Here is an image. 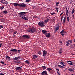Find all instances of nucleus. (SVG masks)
<instances>
[{
    "instance_id": "obj_1",
    "label": "nucleus",
    "mask_w": 75,
    "mask_h": 75,
    "mask_svg": "<svg viewBox=\"0 0 75 75\" xmlns=\"http://www.w3.org/2000/svg\"><path fill=\"white\" fill-rule=\"evenodd\" d=\"M26 14V12H20L18 13V14H19L18 17H21L24 20H28V17H26L25 16H23L24 15V14Z\"/></svg>"
},
{
    "instance_id": "obj_2",
    "label": "nucleus",
    "mask_w": 75,
    "mask_h": 75,
    "mask_svg": "<svg viewBox=\"0 0 75 75\" xmlns=\"http://www.w3.org/2000/svg\"><path fill=\"white\" fill-rule=\"evenodd\" d=\"M27 31L31 33H36V30L35 28L33 27L30 28L27 30Z\"/></svg>"
},
{
    "instance_id": "obj_3",
    "label": "nucleus",
    "mask_w": 75,
    "mask_h": 75,
    "mask_svg": "<svg viewBox=\"0 0 75 75\" xmlns=\"http://www.w3.org/2000/svg\"><path fill=\"white\" fill-rule=\"evenodd\" d=\"M38 24L39 26H40V27H45V24H44V22L43 21L39 22L38 23Z\"/></svg>"
},
{
    "instance_id": "obj_4",
    "label": "nucleus",
    "mask_w": 75,
    "mask_h": 75,
    "mask_svg": "<svg viewBox=\"0 0 75 75\" xmlns=\"http://www.w3.org/2000/svg\"><path fill=\"white\" fill-rule=\"evenodd\" d=\"M27 6V5H26L24 3H22L21 4H20L19 7H23V8H25Z\"/></svg>"
},
{
    "instance_id": "obj_5",
    "label": "nucleus",
    "mask_w": 75,
    "mask_h": 75,
    "mask_svg": "<svg viewBox=\"0 0 75 75\" xmlns=\"http://www.w3.org/2000/svg\"><path fill=\"white\" fill-rule=\"evenodd\" d=\"M22 37H24V38H26L28 40H29L30 38V35H24Z\"/></svg>"
},
{
    "instance_id": "obj_6",
    "label": "nucleus",
    "mask_w": 75,
    "mask_h": 75,
    "mask_svg": "<svg viewBox=\"0 0 75 75\" xmlns=\"http://www.w3.org/2000/svg\"><path fill=\"white\" fill-rule=\"evenodd\" d=\"M11 51H12L13 52H20V51H21V50H17L14 49H11Z\"/></svg>"
},
{
    "instance_id": "obj_7",
    "label": "nucleus",
    "mask_w": 75,
    "mask_h": 75,
    "mask_svg": "<svg viewBox=\"0 0 75 75\" xmlns=\"http://www.w3.org/2000/svg\"><path fill=\"white\" fill-rule=\"evenodd\" d=\"M41 74L42 75H48L47 71H43L41 73Z\"/></svg>"
},
{
    "instance_id": "obj_8",
    "label": "nucleus",
    "mask_w": 75,
    "mask_h": 75,
    "mask_svg": "<svg viewBox=\"0 0 75 75\" xmlns=\"http://www.w3.org/2000/svg\"><path fill=\"white\" fill-rule=\"evenodd\" d=\"M46 70L47 71H49V72L51 74H52V72L53 71L52 69L49 68H47Z\"/></svg>"
},
{
    "instance_id": "obj_9",
    "label": "nucleus",
    "mask_w": 75,
    "mask_h": 75,
    "mask_svg": "<svg viewBox=\"0 0 75 75\" xmlns=\"http://www.w3.org/2000/svg\"><path fill=\"white\" fill-rule=\"evenodd\" d=\"M45 37H47V38H49L51 37V35H50V33H46L45 34Z\"/></svg>"
},
{
    "instance_id": "obj_10",
    "label": "nucleus",
    "mask_w": 75,
    "mask_h": 75,
    "mask_svg": "<svg viewBox=\"0 0 75 75\" xmlns=\"http://www.w3.org/2000/svg\"><path fill=\"white\" fill-rule=\"evenodd\" d=\"M43 55L44 57L46 56V55H47V51L44 50V51H43Z\"/></svg>"
},
{
    "instance_id": "obj_11",
    "label": "nucleus",
    "mask_w": 75,
    "mask_h": 75,
    "mask_svg": "<svg viewBox=\"0 0 75 75\" xmlns=\"http://www.w3.org/2000/svg\"><path fill=\"white\" fill-rule=\"evenodd\" d=\"M13 5L14 6H18L20 7V4H18L17 3H15L13 4Z\"/></svg>"
},
{
    "instance_id": "obj_12",
    "label": "nucleus",
    "mask_w": 75,
    "mask_h": 75,
    "mask_svg": "<svg viewBox=\"0 0 75 75\" xmlns=\"http://www.w3.org/2000/svg\"><path fill=\"white\" fill-rule=\"evenodd\" d=\"M42 31L43 34H46V33H47V31L45 30H42Z\"/></svg>"
},
{
    "instance_id": "obj_13",
    "label": "nucleus",
    "mask_w": 75,
    "mask_h": 75,
    "mask_svg": "<svg viewBox=\"0 0 75 75\" xmlns=\"http://www.w3.org/2000/svg\"><path fill=\"white\" fill-rule=\"evenodd\" d=\"M22 68V67H17L16 68V71H18V70H20V69H21Z\"/></svg>"
},
{
    "instance_id": "obj_14",
    "label": "nucleus",
    "mask_w": 75,
    "mask_h": 75,
    "mask_svg": "<svg viewBox=\"0 0 75 75\" xmlns=\"http://www.w3.org/2000/svg\"><path fill=\"white\" fill-rule=\"evenodd\" d=\"M49 21H50V19H47V20L44 21V22H45V23H46V24H47V23H48V22Z\"/></svg>"
},
{
    "instance_id": "obj_15",
    "label": "nucleus",
    "mask_w": 75,
    "mask_h": 75,
    "mask_svg": "<svg viewBox=\"0 0 75 75\" xmlns=\"http://www.w3.org/2000/svg\"><path fill=\"white\" fill-rule=\"evenodd\" d=\"M66 21V17H65L64 18V19L63 20V23L64 24L65 23V21Z\"/></svg>"
},
{
    "instance_id": "obj_16",
    "label": "nucleus",
    "mask_w": 75,
    "mask_h": 75,
    "mask_svg": "<svg viewBox=\"0 0 75 75\" xmlns=\"http://www.w3.org/2000/svg\"><path fill=\"white\" fill-rule=\"evenodd\" d=\"M62 48H61L59 50V54H61V53H62Z\"/></svg>"
},
{
    "instance_id": "obj_17",
    "label": "nucleus",
    "mask_w": 75,
    "mask_h": 75,
    "mask_svg": "<svg viewBox=\"0 0 75 75\" xmlns=\"http://www.w3.org/2000/svg\"><path fill=\"white\" fill-rule=\"evenodd\" d=\"M33 59H36V58H37V56L35 54H34L33 56Z\"/></svg>"
},
{
    "instance_id": "obj_18",
    "label": "nucleus",
    "mask_w": 75,
    "mask_h": 75,
    "mask_svg": "<svg viewBox=\"0 0 75 75\" xmlns=\"http://www.w3.org/2000/svg\"><path fill=\"white\" fill-rule=\"evenodd\" d=\"M66 15L67 16H68V9H67V8H66Z\"/></svg>"
},
{
    "instance_id": "obj_19",
    "label": "nucleus",
    "mask_w": 75,
    "mask_h": 75,
    "mask_svg": "<svg viewBox=\"0 0 75 75\" xmlns=\"http://www.w3.org/2000/svg\"><path fill=\"white\" fill-rule=\"evenodd\" d=\"M60 34H61L62 33H65H65H67V32H64V30H62V31L61 32H60Z\"/></svg>"
},
{
    "instance_id": "obj_20",
    "label": "nucleus",
    "mask_w": 75,
    "mask_h": 75,
    "mask_svg": "<svg viewBox=\"0 0 75 75\" xmlns=\"http://www.w3.org/2000/svg\"><path fill=\"white\" fill-rule=\"evenodd\" d=\"M6 59H9V60H10V59H11L10 57H9L8 56H7L6 57Z\"/></svg>"
},
{
    "instance_id": "obj_21",
    "label": "nucleus",
    "mask_w": 75,
    "mask_h": 75,
    "mask_svg": "<svg viewBox=\"0 0 75 75\" xmlns=\"http://www.w3.org/2000/svg\"><path fill=\"white\" fill-rule=\"evenodd\" d=\"M59 28V27L57 26L55 27V30H56V31H58Z\"/></svg>"
},
{
    "instance_id": "obj_22",
    "label": "nucleus",
    "mask_w": 75,
    "mask_h": 75,
    "mask_svg": "<svg viewBox=\"0 0 75 75\" xmlns=\"http://www.w3.org/2000/svg\"><path fill=\"white\" fill-rule=\"evenodd\" d=\"M3 13H4V14H7V13H8V12L6 10H5L3 11Z\"/></svg>"
},
{
    "instance_id": "obj_23",
    "label": "nucleus",
    "mask_w": 75,
    "mask_h": 75,
    "mask_svg": "<svg viewBox=\"0 0 75 75\" xmlns=\"http://www.w3.org/2000/svg\"><path fill=\"white\" fill-rule=\"evenodd\" d=\"M69 71H70L71 72H72L74 71V70L72 69L69 68L68 69Z\"/></svg>"
},
{
    "instance_id": "obj_24",
    "label": "nucleus",
    "mask_w": 75,
    "mask_h": 75,
    "mask_svg": "<svg viewBox=\"0 0 75 75\" xmlns=\"http://www.w3.org/2000/svg\"><path fill=\"white\" fill-rule=\"evenodd\" d=\"M4 8V6H2L1 7H0V8L1 10H3V8Z\"/></svg>"
},
{
    "instance_id": "obj_25",
    "label": "nucleus",
    "mask_w": 75,
    "mask_h": 75,
    "mask_svg": "<svg viewBox=\"0 0 75 75\" xmlns=\"http://www.w3.org/2000/svg\"><path fill=\"white\" fill-rule=\"evenodd\" d=\"M25 62H26L28 64H30V62H29V61L28 60H26L25 61Z\"/></svg>"
},
{
    "instance_id": "obj_26",
    "label": "nucleus",
    "mask_w": 75,
    "mask_h": 75,
    "mask_svg": "<svg viewBox=\"0 0 75 75\" xmlns=\"http://www.w3.org/2000/svg\"><path fill=\"white\" fill-rule=\"evenodd\" d=\"M69 16L67 17V20L68 22H69Z\"/></svg>"
},
{
    "instance_id": "obj_27",
    "label": "nucleus",
    "mask_w": 75,
    "mask_h": 75,
    "mask_svg": "<svg viewBox=\"0 0 75 75\" xmlns=\"http://www.w3.org/2000/svg\"><path fill=\"white\" fill-rule=\"evenodd\" d=\"M13 59L15 61H16V60H18V58H17L16 57H15V58H14Z\"/></svg>"
},
{
    "instance_id": "obj_28",
    "label": "nucleus",
    "mask_w": 75,
    "mask_h": 75,
    "mask_svg": "<svg viewBox=\"0 0 75 75\" xmlns=\"http://www.w3.org/2000/svg\"><path fill=\"white\" fill-rule=\"evenodd\" d=\"M42 67L43 69H45L47 68V67L45 66H42Z\"/></svg>"
},
{
    "instance_id": "obj_29",
    "label": "nucleus",
    "mask_w": 75,
    "mask_h": 75,
    "mask_svg": "<svg viewBox=\"0 0 75 75\" xmlns=\"http://www.w3.org/2000/svg\"><path fill=\"white\" fill-rule=\"evenodd\" d=\"M30 1H31V0H26L25 1L26 3H29Z\"/></svg>"
},
{
    "instance_id": "obj_30",
    "label": "nucleus",
    "mask_w": 75,
    "mask_h": 75,
    "mask_svg": "<svg viewBox=\"0 0 75 75\" xmlns=\"http://www.w3.org/2000/svg\"><path fill=\"white\" fill-rule=\"evenodd\" d=\"M8 4V2L7 1H4V2H3V4Z\"/></svg>"
},
{
    "instance_id": "obj_31",
    "label": "nucleus",
    "mask_w": 75,
    "mask_h": 75,
    "mask_svg": "<svg viewBox=\"0 0 75 75\" xmlns=\"http://www.w3.org/2000/svg\"><path fill=\"white\" fill-rule=\"evenodd\" d=\"M68 64H69V65H73L74 63H73V62H71L70 63H69Z\"/></svg>"
},
{
    "instance_id": "obj_32",
    "label": "nucleus",
    "mask_w": 75,
    "mask_h": 75,
    "mask_svg": "<svg viewBox=\"0 0 75 75\" xmlns=\"http://www.w3.org/2000/svg\"><path fill=\"white\" fill-rule=\"evenodd\" d=\"M58 4H59V3L58 2L56 3V6H58Z\"/></svg>"
},
{
    "instance_id": "obj_33",
    "label": "nucleus",
    "mask_w": 75,
    "mask_h": 75,
    "mask_svg": "<svg viewBox=\"0 0 75 75\" xmlns=\"http://www.w3.org/2000/svg\"><path fill=\"white\" fill-rule=\"evenodd\" d=\"M68 41L69 42H70V43H72V40H68Z\"/></svg>"
},
{
    "instance_id": "obj_34",
    "label": "nucleus",
    "mask_w": 75,
    "mask_h": 75,
    "mask_svg": "<svg viewBox=\"0 0 75 75\" xmlns=\"http://www.w3.org/2000/svg\"><path fill=\"white\" fill-rule=\"evenodd\" d=\"M1 3L3 4L4 2L5 1V0H1Z\"/></svg>"
},
{
    "instance_id": "obj_35",
    "label": "nucleus",
    "mask_w": 75,
    "mask_h": 75,
    "mask_svg": "<svg viewBox=\"0 0 75 75\" xmlns=\"http://www.w3.org/2000/svg\"><path fill=\"white\" fill-rule=\"evenodd\" d=\"M4 26L2 25H0V28H3Z\"/></svg>"
},
{
    "instance_id": "obj_36",
    "label": "nucleus",
    "mask_w": 75,
    "mask_h": 75,
    "mask_svg": "<svg viewBox=\"0 0 75 75\" xmlns=\"http://www.w3.org/2000/svg\"><path fill=\"white\" fill-rule=\"evenodd\" d=\"M58 67H60V68H63V66H62L61 65H58Z\"/></svg>"
},
{
    "instance_id": "obj_37",
    "label": "nucleus",
    "mask_w": 75,
    "mask_h": 75,
    "mask_svg": "<svg viewBox=\"0 0 75 75\" xmlns=\"http://www.w3.org/2000/svg\"><path fill=\"white\" fill-rule=\"evenodd\" d=\"M64 64V62H62L60 64H61V65H63Z\"/></svg>"
},
{
    "instance_id": "obj_38",
    "label": "nucleus",
    "mask_w": 75,
    "mask_h": 75,
    "mask_svg": "<svg viewBox=\"0 0 75 75\" xmlns=\"http://www.w3.org/2000/svg\"><path fill=\"white\" fill-rule=\"evenodd\" d=\"M17 33V31H15L14 32V33H13V34H16V33Z\"/></svg>"
},
{
    "instance_id": "obj_39",
    "label": "nucleus",
    "mask_w": 75,
    "mask_h": 75,
    "mask_svg": "<svg viewBox=\"0 0 75 75\" xmlns=\"http://www.w3.org/2000/svg\"><path fill=\"white\" fill-rule=\"evenodd\" d=\"M66 45V46H68V45H69V43H67Z\"/></svg>"
},
{
    "instance_id": "obj_40",
    "label": "nucleus",
    "mask_w": 75,
    "mask_h": 75,
    "mask_svg": "<svg viewBox=\"0 0 75 75\" xmlns=\"http://www.w3.org/2000/svg\"><path fill=\"white\" fill-rule=\"evenodd\" d=\"M55 14V13L53 12V13H51V15H54Z\"/></svg>"
},
{
    "instance_id": "obj_41",
    "label": "nucleus",
    "mask_w": 75,
    "mask_h": 75,
    "mask_svg": "<svg viewBox=\"0 0 75 75\" xmlns=\"http://www.w3.org/2000/svg\"><path fill=\"white\" fill-rule=\"evenodd\" d=\"M61 35H62V36H64V35H65V34L64 33H61Z\"/></svg>"
},
{
    "instance_id": "obj_42",
    "label": "nucleus",
    "mask_w": 75,
    "mask_h": 75,
    "mask_svg": "<svg viewBox=\"0 0 75 75\" xmlns=\"http://www.w3.org/2000/svg\"><path fill=\"white\" fill-rule=\"evenodd\" d=\"M74 11H72L71 13L72 14H74Z\"/></svg>"
},
{
    "instance_id": "obj_43",
    "label": "nucleus",
    "mask_w": 75,
    "mask_h": 75,
    "mask_svg": "<svg viewBox=\"0 0 75 75\" xmlns=\"http://www.w3.org/2000/svg\"><path fill=\"white\" fill-rule=\"evenodd\" d=\"M63 13H63V12L62 13H61L60 14V16H62V14H63Z\"/></svg>"
},
{
    "instance_id": "obj_44",
    "label": "nucleus",
    "mask_w": 75,
    "mask_h": 75,
    "mask_svg": "<svg viewBox=\"0 0 75 75\" xmlns=\"http://www.w3.org/2000/svg\"><path fill=\"white\" fill-rule=\"evenodd\" d=\"M72 62V61H71L70 60L67 61V62Z\"/></svg>"
},
{
    "instance_id": "obj_45",
    "label": "nucleus",
    "mask_w": 75,
    "mask_h": 75,
    "mask_svg": "<svg viewBox=\"0 0 75 75\" xmlns=\"http://www.w3.org/2000/svg\"><path fill=\"white\" fill-rule=\"evenodd\" d=\"M1 63L3 64H4V62L1 61Z\"/></svg>"
},
{
    "instance_id": "obj_46",
    "label": "nucleus",
    "mask_w": 75,
    "mask_h": 75,
    "mask_svg": "<svg viewBox=\"0 0 75 75\" xmlns=\"http://www.w3.org/2000/svg\"><path fill=\"white\" fill-rule=\"evenodd\" d=\"M57 74L58 75H60V73H59V72H58V71H57Z\"/></svg>"
},
{
    "instance_id": "obj_47",
    "label": "nucleus",
    "mask_w": 75,
    "mask_h": 75,
    "mask_svg": "<svg viewBox=\"0 0 75 75\" xmlns=\"http://www.w3.org/2000/svg\"><path fill=\"white\" fill-rule=\"evenodd\" d=\"M56 71H59V70L58 69H56Z\"/></svg>"
},
{
    "instance_id": "obj_48",
    "label": "nucleus",
    "mask_w": 75,
    "mask_h": 75,
    "mask_svg": "<svg viewBox=\"0 0 75 75\" xmlns=\"http://www.w3.org/2000/svg\"><path fill=\"white\" fill-rule=\"evenodd\" d=\"M17 57V58H18V59H20V57L19 56H18V57Z\"/></svg>"
},
{
    "instance_id": "obj_49",
    "label": "nucleus",
    "mask_w": 75,
    "mask_h": 75,
    "mask_svg": "<svg viewBox=\"0 0 75 75\" xmlns=\"http://www.w3.org/2000/svg\"><path fill=\"white\" fill-rule=\"evenodd\" d=\"M55 8H56V10H58V8L56 7Z\"/></svg>"
},
{
    "instance_id": "obj_50",
    "label": "nucleus",
    "mask_w": 75,
    "mask_h": 75,
    "mask_svg": "<svg viewBox=\"0 0 75 75\" xmlns=\"http://www.w3.org/2000/svg\"><path fill=\"white\" fill-rule=\"evenodd\" d=\"M13 62H15V63H17V61H13Z\"/></svg>"
},
{
    "instance_id": "obj_51",
    "label": "nucleus",
    "mask_w": 75,
    "mask_h": 75,
    "mask_svg": "<svg viewBox=\"0 0 75 75\" xmlns=\"http://www.w3.org/2000/svg\"><path fill=\"white\" fill-rule=\"evenodd\" d=\"M63 66H66V64L64 63Z\"/></svg>"
},
{
    "instance_id": "obj_52",
    "label": "nucleus",
    "mask_w": 75,
    "mask_h": 75,
    "mask_svg": "<svg viewBox=\"0 0 75 75\" xmlns=\"http://www.w3.org/2000/svg\"><path fill=\"white\" fill-rule=\"evenodd\" d=\"M1 45L2 44L1 43H0V47H1Z\"/></svg>"
},
{
    "instance_id": "obj_53",
    "label": "nucleus",
    "mask_w": 75,
    "mask_h": 75,
    "mask_svg": "<svg viewBox=\"0 0 75 75\" xmlns=\"http://www.w3.org/2000/svg\"><path fill=\"white\" fill-rule=\"evenodd\" d=\"M62 18H61V21H62Z\"/></svg>"
},
{
    "instance_id": "obj_54",
    "label": "nucleus",
    "mask_w": 75,
    "mask_h": 75,
    "mask_svg": "<svg viewBox=\"0 0 75 75\" xmlns=\"http://www.w3.org/2000/svg\"><path fill=\"white\" fill-rule=\"evenodd\" d=\"M69 42L68 41V42H67V43H68V44H69Z\"/></svg>"
},
{
    "instance_id": "obj_55",
    "label": "nucleus",
    "mask_w": 75,
    "mask_h": 75,
    "mask_svg": "<svg viewBox=\"0 0 75 75\" xmlns=\"http://www.w3.org/2000/svg\"><path fill=\"white\" fill-rule=\"evenodd\" d=\"M59 42H61V43H62V41H61V40L59 41Z\"/></svg>"
},
{
    "instance_id": "obj_56",
    "label": "nucleus",
    "mask_w": 75,
    "mask_h": 75,
    "mask_svg": "<svg viewBox=\"0 0 75 75\" xmlns=\"http://www.w3.org/2000/svg\"><path fill=\"white\" fill-rule=\"evenodd\" d=\"M73 11H75V8H74L73 10Z\"/></svg>"
},
{
    "instance_id": "obj_57",
    "label": "nucleus",
    "mask_w": 75,
    "mask_h": 75,
    "mask_svg": "<svg viewBox=\"0 0 75 75\" xmlns=\"http://www.w3.org/2000/svg\"><path fill=\"white\" fill-rule=\"evenodd\" d=\"M16 36V35H14L13 36V37H15Z\"/></svg>"
},
{
    "instance_id": "obj_58",
    "label": "nucleus",
    "mask_w": 75,
    "mask_h": 75,
    "mask_svg": "<svg viewBox=\"0 0 75 75\" xmlns=\"http://www.w3.org/2000/svg\"><path fill=\"white\" fill-rule=\"evenodd\" d=\"M37 18H40L38 17V16H37Z\"/></svg>"
},
{
    "instance_id": "obj_59",
    "label": "nucleus",
    "mask_w": 75,
    "mask_h": 75,
    "mask_svg": "<svg viewBox=\"0 0 75 75\" xmlns=\"http://www.w3.org/2000/svg\"><path fill=\"white\" fill-rule=\"evenodd\" d=\"M18 64H21V62H18Z\"/></svg>"
},
{
    "instance_id": "obj_60",
    "label": "nucleus",
    "mask_w": 75,
    "mask_h": 75,
    "mask_svg": "<svg viewBox=\"0 0 75 75\" xmlns=\"http://www.w3.org/2000/svg\"><path fill=\"white\" fill-rule=\"evenodd\" d=\"M0 50H2L1 47H0Z\"/></svg>"
},
{
    "instance_id": "obj_61",
    "label": "nucleus",
    "mask_w": 75,
    "mask_h": 75,
    "mask_svg": "<svg viewBox=\"0 0 75 75\" xmlns=\"http://www.w3.org/2000/svg\"><path fill=\"white\" fill-rule=\"evenodd\" d=\"M63 17H64V16L62 17V18H63Z\"/></svg>"
},
{
    "instance_id": "obj_62",
    "label": "nucleus",
    "mask_w": 75,
    "mask_h": 75,
    "mask_svg": "<svg viewBox=\"0 0 75 75\" xmlns=\"http://www.w3.org/2000/svg\"><path fill=\"white\" fill-rule=\"evenodd\" d=\"M37 16H35V18H37Z\"/></svg>"
},
{
    "instance_id": "obj_63",
    "label": "nucleus",
    "mask_w": 75,
    "mask_h": 75,
    "mask_svg": "<svg viewBox=\"0 0 75 75\" xmlns=\"http://www.w3.org/2000/svg\"><path fill=\"white\" fill-rule=\"evenodd\" d=\"M57 13H58V10H57Z\"/></svg>"
},
{
    "instance_id": "obj_64",
    "label": "nucleus",
    "mask_w": 75,
    "mask_h": 75,
    "mask_svg": "<svg viewBox=\"0 0 75 75\" xmlns=\"http://www.w3.org/2000/svg\"><path fill=\"white\" fill-rule=\"evenodd\" d=\"M74 45V46H75V44H74V45Z\"/></svg>"
}]
</instances>
